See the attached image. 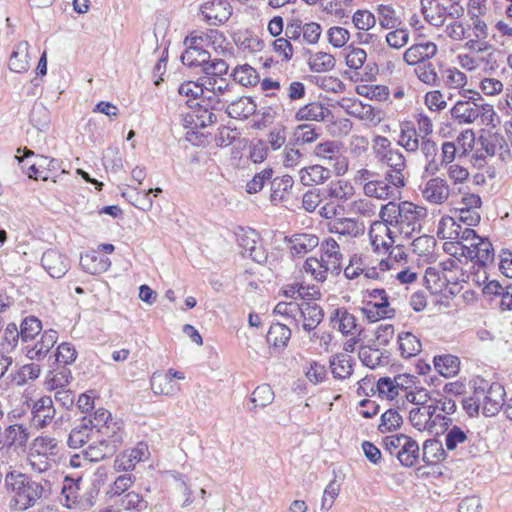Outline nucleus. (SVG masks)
<instances>
[{
    "instance_id": "f257e3e1",
    "label": "nucleus",
    "mask_w": 512,
    "mask_h": 512,
    "mask_svg": "<svg viewBox=\"0 0 512 512\" xmlns=\"http://www.w3.org/2000/svg\"><path fill=\"white\" fill-rule=\"evenodd\" d=\"M427 216V209L412 202L393 201L382 205L379 218L391 229L392 234L401 240H408L420 233L422 221Z\"/></svg>"
},
{
    "instance_id": "f03ea898",
    "label": "nucleus",
    "mask_w": 512,
    "mask_h": 512,
    "mask_svg": "<svg viewBox=\"0 0 512 512\" xmlns=\"http://www.w3.org/2000/svg\"><path fill=\"white\" fill-rule=\"evenodd\" d=\"M464 98L458 100L450 110L451 118L459 124H473L477 121L481 125L495 127L499 117L493 107L488 103H479L481 96L477 92L464 90L460 92Z\"/></svg>"
},
{
    "instance_id": "7ed1b4c3",
    "label": "nucleus",
    "mask_w": 512,
    "mask_h": 512,
    "mask_svg": "<svg viewBox=\"0 0 512 512\" xmlns=\"http://www.w3.org/2000/svg\"><path fill=\"white\" fill-rule=\"evenodd\" d=\"M5 483L8 490L13 493V507L17 511H25L36 505L37 501L47 498L49 489L23 473L9 472Z\"/></svg>"
},
{
    "instance_id": "20e7f679",
    "label": "nucleus",
    "mask_w": 512,
    "mask_h": 512,
    "mask_svg": "<svg viewBox=\"0 0 512 512\" xmlns=\"http://www.w3.org/2000/svg\"><path fill=\"white\" fill-rule=\"evenodd\" d=\"M372 149L377 161L386 166V178L397 188L406 185L404 170L406 159L402 152L392 146L391 141L381 135H376L372 140Z\"/></svg>"
},
{
    "instance_id": "39448f33",
    "label": "nucleus",
    "mask_w": 512,
    "mask_h": 512,
    "mask_svg": "<svg viewBox=\"0 0 512 512\" xmlns=\"http://www.w3.org/2000/svg\"><path fill=\"white\" fill-rule=\"evenodd\" d=\"M59 451L60 444L56 438L39 436L33 440L27 460L33 471L44 473L56 464Z\"/></svg>"
},
{
    "instance_id": "423d86ee",
    "label": "nucleus",
    "mask_w": 512,
    "mask_h": 512,
    "mask_svg": "<svg viewBox=\"0 0 512 512\" xmlns=\"http://www.w3.org/2000/svg\"><path fill=\"white\" fill-rule=\"evenodd\" d=\"M438 410V406L414 407L409 412V421L420 432L442 433L447 425H452V419Z\"/></svg>"
},
{
    "instance_id": "0eeeda50",
    "label": "nucleus",
    "mask_w": 512,
    "mask_h": 512,
    "mask_svg": "<svg viewBox=\"0 0 512 512\" xmlns=\"http://www.w3.org/2000/svg\"><path fill=\"white\" fill-rule=\"evenodd\" d=\"M204 98L213 110H222L233 98L235 86L225 78L203 77Z\"/></svg>"
},
{
    "instance_id": "6e6552de",
    "label": "nucleus",
    "mask_w": 512,
    "mask_h": 512,
    "mask_svg": "<svg viewBox=\"0 0 512 512\" xmlns=\"http://www.w3.org/2000/svg\"><path fill=\"white\" fill-rule=\"evenodd\" d=\"M476 387V400L481 404L482 413L485 416H494L504 405L505 391L501 384L488 385L484 380Z\"/></svg>"
},
{
    "instance_id": "1a4fd4ad",
    "label": "nucleus",
    "mask_w": 512,
    "mask_h": 512,
    "mask_svg": "<svg viewBox=\"0 0 512 512\" xmlns=\"http://www.w3.org/2000/svg\"><path fill=\"white\" fill-rule=\"evenodd\" d=\"M314 155L326 165L333 168L336 175H344L348 171V158L344 155L341 145L336 141H324L314 148Z\"/></svg>"
},
{
    "instance_id": "9d476101",
    "label": "nucleus",
    "mask_w": 512,
    "mask_h": 512,
    "mask_svg": "<svg viewBox=\"0 0 512 512\" xmlns=\"http://www.w3.org/2000/svg\"><path fill=\"white\" fill-rule=\"evenodd\" d=\"M467 16L471 22L474 37L486 39L489 35V6L487 0H468Z\"/></svg>"
},
{
    "instance_id": "9b49d317",
    "label": "nucleus",
    "mask_w": 512,
    "mask_h": 512,
    "mask_svg": "<svg viewBox=\"0 0 512 512\" xmlns=\"http://www.w3.org/2000/svg\"><path fill=\"white\" fill-rule=\"evenodd\" d=\"M422 198L432 205H443L451 195V187L448 181L440 176H431L419 187Z\"/></svg>"
},
{
    "instance_id": "f8f14e48",
    "label": "nucleus",
    "mask_w": 512,
    "mask_h": 512,
    "mask_svg": "<svg viewBox=\"0 0 512 512\" xmlns=\"http://www.w3.org/2000/svg\"><path fill=\"white\" fill-rule=\"evenodd\" d=\"M96 439L97 441L84 450V460L88 462H98L113 455L122 443V435H111L110 437H98Z\"/></svg>"
},
{
    "instance_id": "ddd939ff",
    "label": "nucleus",
    "mask_w": 512,
    "mask_h": 512,
    "mask_svg": "<svg viewBox=\"0 0 512 512\" xmlns=\"http://www.w3.org/2000/svg\"><path fill=\"white\" fill-rule=\"evenodd\" d=\"M368 293L371 301L363 309L368 319L377 321L380 318H392L394 316L395 310L390 306L384 289H372Z\"/></svg>"
},
{
    "instance_id": "4468645a",
    "label": "nucleus",
    "mask_w": 512,
    "mask_h": 512,
    "mask_svg": "<svg viewBox=\"0 0 512 512\" xmlns=\"http://www.w3.org/2000/svg\"><path fill=\"white\" fill-rule=\"evenodd\" d=\"M184 374L179 371L169 369L166 373H153L150 385L156 395L173 396L180 391V385L174 379L183 380Z\"/></svg>"
},
{
    "instance_id": "2eb2a0df",
    "label": "nucleus",
    "mask_w": 512,
    "mask_h": 512,
    "mask_svg": "<svg viewBox=\"0 0 512 512\" xmlns=\"http://www.w3.org/2000/svg\"><path fill=\"white\" fill-rule=\"evenodd\" d=\"M88 426L98 437H110L111 435H122L120 426L113 421L111 413L105 409L97 410L93 416L83 418Z\"/></svg>"
},
{
    "instance_id": "dca6fc26",
    "label": "nucleus",
    "mask_w": 512,
    "mask_h": 512,
    "mask_svg": "<svg viewBox=\"0 0 512 512\" xmlns=\"http://www.w3.org/2000/svg\"><path fill=\"white\" fill-rule=\"evenodd\" d=\"M203 20L210 25L225 23L232 15V7L227 0H209L199 9Z\"/></svg>"
},
{
    "instance_id": "f3484780",
    "label": "nucleus",
    "mask_w": 512,
    "mask_h": 512,
    "mask_svg": "<svg viewBox=\"0 0 512 512\" xmlns=\"http://www.w3.org/2000/svg\"><path fill=\"white\" fill-rule=\"evenodd\" d=\"M150 456L148 445L140 442L134 448L123 451L115 460L113 468L117 472L131 471L137 463L146 461Z\"/></svg>"
},
{
    "instance_id": "a211bd4d",
    "label": "nucleus",
    "mask_w": 512,
    "mask_h": 512,
    "mask_svg": "<svg viewBox=\"0 0 512 512\" xmlns=\"http://www.w3.org/2000/svg\"><path fill=\"white\" fill-rule=\"evenodd\" d=\"M31 423L36 428L48 426L56 415V409L50 396H43L33 401L31 406Z\"/></svg>"
},
{
    "instance_id": "6ab92c4d",
    "label": "nucleus",
    "mask_w": 512,
    "mask_h": 512,
    "mask_svg": "<svg viewBox=\"0 0 512 512\" xmlns=\"http://www.w3.org/2000/svg\"><path fill=\"white\" fill-rule=\"evenodd\" d=\"M369 237L376 251H388L395 243L402 241L397 235L392 234L391 229L381 219L371 224Z\"/></svg>"
},
{
    "instance_id": "aec40b11",
    "label": "nucleus",
    "mask_w": 512,
    "mask_h": 512,
    "mask_svg": "<svg viewBox=\"0 0 512 512\" xmlns=\"http://www.w3.org/2000/svg\"><path fill=\"white\" fill-rule=\"evenodd\" d=\"M58 333L49 329L40 334L39 339L25 346L26 356L31 360L43 359L57 342Z\"/></svg>"
},
{
    "instance_id": "412c9836",
    "label": "nucleus",
    "mask_w": 512,
    "mask_h": 512,
    "mask_svg": "<svg viewBox=\"0 0 512 512\" xmlns=\"http://www.w3.org/2000/svg\"><path fill=\"white\" fill-rule=\"evenodd\" d=\"M420 154L424 161L423 175L434 176L441 170V163L437 161L439 152L435 141L427 137H421L419 144Z\"/></svg>"
},
{
    "instance_id": "4be33fe9",
    "label": "nucleus",
    "mask_w": 512,
    "mask_h": 512,
    "mask_svg": "<svg viewBox=\"0 0 512 512\" xmlns=\"http://www.w3.org/2000/svg\"><path fill=\"white\" fill-rule=\"evenodd\" d=\"M41 263L43 268L53 278L63 277L70 268L68 258L54 249H50L44 252Z\"/></svg>"
},
{
    "instance_id": "5701e85b",
    "label": "nucleus",
    "mask_w": 512,
    "mask_h": 512,
    "mask_svg": "<svg viewBox=\"0 0 512 512\" xmlns=\"http://www.w3.org/2000/svg\"><path fill=\"white\" fill-rule=\"evenodd\" d=\"M464 248H466V252L463 256L470 258L481 266H486L494 260V249L487 239L479 238L475 243L464 244Z\"/></svg>"
},
{
    "instance_id": "b1692460",
    "label": "nucleus",
    "mask_w": 512,
    "mask_h": 512,
    "mask_svg": "<svg viewBox=\"0 0 512 512\" xmlns=\"http://www.w3.org/2000/svg\"><path fill=\"white\" fill-rule=\"evenodd\" d=\"M438 48L434 42H419L410 46L403 54V59L408 65H417L433 58Z\"/></svg>"
},
{
    "instance_id": "393cba45",
    "label": "nucleus",
    "mask_w": 512,
    "mask_h": 512,
    "mask_svg": "<svg viewBox=\"0 0 512 512\" xmlns=\"http://www.w3.org/2000/svg\"><path fill=\"white\" fill-rule=\"evenodd\" d=\"M225 112L234 119H247L256 112L257 105L249 96H239L233 98L226 104Z\"/></svg>"
},
{
    "instance_id": "a878e982",
    "label": "nucleus",
    "mask_w": 512,
    "mask_h": 512,
    "mask_svg": "<svg viewBox=\"0 0 512 512\" xmlns=\"http://www.w3.org/2000/svg\"><path fill=\"white\" fill-rule=\"evenodd\" d=\"M320 260L325 263L331 272L339 271L343 261V254L337 241L331 237L320 243Z\"/></svg>"
},
{
    "instance_id": "bb28decb",
    "label": "nucleus",
    "mask_w": 512,
    "mask_h": 512,
    "mask_svg": "<svg viewBox=\"0 0 512 512\" xmlns=\"http://www.w3.org/2000/svg\"><path fill=\"white\" fill-rule=\"evenodd\" d=\"M324 317L323 309L314 302H302L300 304L299 320L302 321L304 331L311 333L322 322Z\"/></svg>"
},
{
    "instance_id": "cd10ccee",
    "label": "nucleus",
    "mask_w": 512,
    "mask_h": 512,
    "mask_svg": "<svg viewBox=\"0 0 512 512\" xmlns=\"http://www.w3.org/2000/svg\"><path fill=\"white\" fill-rule=\"evenodd\" d=\"M426 286L432 293L441 292L447 283L456 284L459 282L460 277L457 275H449L445 272L442 273L438 266L428 267L425 271Z\"/></svg>"
},
{
    "instance_id": "c85d7f7f",
    "label": "nucleus",
    "mask_w": 512,
    "mask_h": 512,
    "mask_svg": "<svg viewBox=\"0 0 512 512\" xmlns=\"http://www.w3.org/2000/svg\"><path fill=\"white\" fill-rule=\"evenodd\" d=\"M341 106L350 116L356 117L360 120L367 121L373 125H376L380 121L374 108L369 104H363L358 100L347 99L343 100Z\"/></svg>"
},
{
    "instance_id": "c756f323",
    "label": "nucleus",
    "mask_w": 512,
    "mask_h": 512,
    "mask_svg": "<svg viewBox=\"0 0 512 512\" xmlns=\"http://www.w3.org/2000/svg\"><path fill=\"white\" fill-rule=\"evenodd\" d=\"M331 110L320 102H310L300 107L295 113L297 121H325L331 116Z\"/></svg>"
},
{
    "instance_id": "7c9ffc66",
    "label": "nucleus",
    "mask_w": 512,
    "mask_h": 512,
    "mask_svg": "<svg viewBox=\"0 0 512 512\" xmlns=\"http://www.w3.org/2000/svg\"><path fill=\"white\" fill-rule=\"evenodd\" d=\"M291 254L303 257L319 245V238L315 234H294L289 238Z\"/></svg>"
},
{
    "instance_id": "2f4dec72",
    "label": "nucleus",
    "mask_w": 512,
    "mask_h": 512,
    "mask_svg": "<svg viewBox=\"0 0 512 512\" xmlns=\"http://www.w3.org/2000/svg\"><path fill=\"white\" fill-rule=\"evenodd\" d=\"M395 187L387 178L386 175L383 179L375 178L373 181L368 182V185L363 188V193L368 198H375L378 200H387L394 197Z\"/></svg>"
},
{
    "instance_id": "473e14b6",
    "label": "nucleus",
    "mask_w": 512,
    "mask_h": 512,
    "mask_svg": "<svg viewBox=\"0 0 512 512\" xmlns=\"http://www.w3.org/2000/svg\"><path fill=\"white\" fill-rule=\"evenodd\" d=\"M421 10L429 24L435 27H442L445 24L448 12L436 0H421Z\"/></svg>"
},
{
    "instance_id": "72a5a7b5",
    "label": "nucleus",
    "mask_w": 512,
    "mask_h": 512,
    "mask_svg": "<svg viewBox=\"0 0 512 512\" xmlns=\"http://www.w3.org/2000/svg\"><path fill=\"white\" fill-rule=\"evenodd\" d=\"M80 266L85 272L97 275L106 272L111 266V261L108 257H100L96 251L92 250L81 255Z\"/></svg>"
},
{
    "instance_id": "f704fd0d",
    "label": "nucleus",
    "mask_w": 512,
    "mask_h": 512,
    "mask_svg": "<svg viewBox=\"0 0 512 512\" xmlns=\"http://www.w3.org/2000/svg\"><path fill=\"white\" fill-rule=\"evenodd\" d=\"M30 67L29 44L21 41L15 45L9 59V68L16 73H22Z\"/></svg>"
},
{
    "instance_id": "c9c22d12",
    "label": "nucleus",
    "mask_w": 512,
    "mask_h": 512,
    "mask_svg": "<svg viewBox=\"0 0 512 512\" xmlns=\"http://www.w3.org/2000/svg\"><path fill=\"white\" fill-rule=\"evenodd\" d=\"M328 230L331 233L342 236L357 237L364 232V227L358 221L352 218H336L328 224Z\"/></svg>"
},
{
    "instance_id": "e433bc0d",
    "label": "nucleus",
    "mask_w": 512,
    "mask_h": 512,
    "mask_svg": "<svg viewBox=\"0 0 512 512\" xmlns=\"http://www.w3.org/2000/svg\"><path fill=\"white\" fill-rule=\"evenodd\" d=\"M331 177V171L322 165H312L299 170L300 182L305 186L324 183Z\"/></svg>"
},
{
    "instance_id": "4c0bfd02",
    "label": "nucleus",
    "mask_w": 512,
    "mask_h": 512,
    "mask_svg": "<svg viewBox=\"0 0 512 512\" xmlns=\"http://www.w3.org/2000/svg\"><path fill=\"white\" fill-rule=\"evenodd\" d=\"M94 438H97V435L93 432L92 427L88 426L82 419L81 422L71 430L67 444L70 448L77 449Z\"/></svg>"
},
{
    "instance_id": "58836bf2",
    "label": "nucleus",
    "mask_w": 512,
    "mask_h": 512,
    "mask_svg": "<svg viewBox=\"0 0 512 512\" xmlns=\"http://www.w3.org/2000/svg\"><path fill=\"white\" fill-rule=\"evenodd\" d=\"M433 362L439 374L446 378L455 376L460 369L459 358L451 354L435 356Z\"/></svg>"
},
{
    "instance_id": "ea45409f",
    "label": "nucleus",
    "mask_w": 512,
    "mask_h": 512,
    "mask_svg": "<svg viewBox=\"0 0 512 512\" xmlns=\"http://www.w3.org/2000/svg\"><path fill=\"white\" fill-rule=\"evenodd\" d=\"M336 60L332 54L323 51L309 52L308 65L312 72H328L335 67Z\"/></svg>"
},
{
    "instance_id": "a19ab883",
    "label": "nucleus",
    "mask_w": 512,
    "mask_h": 512,
    "mask_svg": "<svg viewBox=\"0 0 512 512\" xmlns=\"http://www.w3.org/2000/svg\"><path fill=\"white\" fill-rule=\"evenodd\" d=\"M326 193L330 200L340 204L353 196V187L347 181H331L326 187Z\"/></svg>"
},
{
    "instance_id": "79ce46f5",
    "label": "nucleus",
    "mask_w": 512,
    "mask_h": 512,
    "mask_svg": "<svg viewBox=\"0 0 512 512\" xmlns=\"http://www.w3.org/2000/svg\"><path fill=\"white\" fill-rule=\"evenodd\" d=\"M419 445L411 437L407 436L405 442L400 447L397 458L403 466H414L419 458Z\"/></svg>"
},
{
    "instance_id": "37998d69",
    "label": "nucleus",
    "mask_w": 512,
    "mask_h": 512,
    "mask_svg": "<svg viewBox=\"0 0 512 512\" xmlns=\"http://www.w3.org/2000/svg\"><path fill=\"white\" fill-rule=\"evenodd\" d=\"M399 350L405 358L418 355L422 350L420 340L410 332H402L398 335Z\"/></svg>"
},
{
    "instance_id": "c03bdc74",
    "label": "nucleus",
    "mask_w": 512,
    "mask_h": 512,
    "mask_svg": "<svg viewBox=\"0 0 512 512\" xmlns=\"http://www.w3.org/2000/svg\"><path fill=\"white\" fill-rule=\"evenodd\" d=\"M396 246L390 248L389 255L386 259H382L378 263V270L380 272H386L388 270H398L400 263L406 259L407 255L402 249V241L395 243Z\"/></svg>"
},
{
    "instance_id": "a18cd8bd",
    "label": "nucleus",
    "mask_w": 512,
    "mask_h": 512,
    "mask_svg": "<svg viewBox=\"0 0 512 512\" xmlns=\"http://www.w3.org/2000/svg\"><path fill=\"white\" fill-rule=\"evenodd\" d=\"M446 458V450L441 441L429 439L423 445V460L428 464L438 463Z\"/></svg>"
},
{
    "instance_id": "49530a36",
    "label": "nucleus",
    "mask_w": 512,
    "mask_h": 512,
    "mask_svg": "<svg viewBox=\"0 0 512 512\" xmlns=\"http://www.w3.org/2000/svg\"><path fill=\"white\" fill-rule=\"evenodd\" d=\"M291 337V330L286 324L275 323L271 325L268 334L267 341L277 348H284Z\"/></svg>"
},
{
    "instance_id": "de8ad7c7",
    "label": "nucleus",
    "mask_w": 512,
    "mask_h": 512,
    "mask_svg": "<svg viewBox=\"0 0 512 512\" xmlns=\"http://www.w3.org/2000/svg\"><path fill=\"white\" fill-rule=\"evenodd\" d=\"M331 322L337 325L343 334H350L356 328V318L346 309H336L331 316Z\"/></svg>"
},
{
    "instance_id": "09e8293b",
    "label": "nucleus",
    "mask_w": 512,
    "mask_h": 512,
    "mask_svg": "<svg viewBox=\"0 0 512 512\" xmlns=\"http://www.w3.org/2000/svg\"><path fill=\"white\" fill-rule=\"evenodd\" d=\"M330 367L335 378L346 379L352 374V360L347 354L335 355L330 360Z\"/></svg>"
},
{
    "instance_id": "8fccbe9b",
    "label": "nucleus",
    "mask_w": 512,
    "mask_h": 512,
    "mask_svg": "<svg viewBox=\"0 0 512 512\" xmlns=\"http://www.w3.org/2000/svg\"><path fill=\"white\" fill-rule=\"evenodd\" d=\"M232 77L235 82L242 86H254L259 81L257 71L248 64L237 66L233 72Z\"/></svg>"
},
{
    "instance_id": "3c124183",
    "label": "nucleus",
    "mask_w": 512,
    "mask_h": 512,
    "mask_svg": "<svg viewBox=\"0 0 512 512\" xmlns=\"http://www.w3.org/2000/svg\"><path fill=\"white\" fill-rule=\"evenodd\" d=\"M303 269L317 282H324L327 279L328 272H331V269L325 263L315 257L307 258L303 264Z\"/></svg>"
},
{
    "instance_id": "603ef678",
    "label": "nucleus",
    "mask_w": 512,
    "mask_h": 512,
    "mask_svg": "<svg viewBox=\"0 0 512 512\" xmlns=\"http://www.w3.org/2000/svg\"><path fill=\"white\" fill-rule=\"evenodd\" d=\"M209 53L201 47L192 46L187 47L185 52L181 55V61L184 65L189 67L193 66H205V63L209 59Z\"/></svg>"
},
{
    "instance_id": "864d4df0",
    "label": "nucleus",
    "mask_w": 512,
    "mask_h": 512,
    "mask_svg": "<svg viewBox=\"0 0 512 512\" xmlns=\"http://www.w3.org/2000/svg\"><path fill=\"white\" fill-rule=\"evenodd\" d=\"M274 313L282 316L285 320L290 321L296 328H299L300 320V304L297 302H279L275 308Z\"/></svg>"
},
{
    "instance_id": "5fc2aeb1",
    "label": "nucleus",
    "mask_w": 512,
    "mask_h": 512,
    "mask_svg": "<svg viewBox=\"0 0 512 512\" xmlns=\"http://www.w3.org/2000/svg\"><path fill=\"white\" fill-rule=\"evenodd\" d=\"M274 313L282 316L285 320L290 321L296 328H299L300 320V304L297 302H279L275 308Z\"/></svg>"
},
{
    "instance_id": "6e6d98bb",
    "label": "nucleus",
    "mask_w": 512,
    "mask_h": 512,
    "mask_svg": "<svg viewBox=\"0 0 512 512\" xmlns=\"http://www.w3.org/2000/svg\"><path fill=\"white\" fill-rule=\"evenodd\" d=\"M42 330L41 321L33 316L26 317L20 326L19 335L22 342L28 343L33 341Z\"/></svg>"
},
{
    "instance_id": "4d7b16f0",
    "label": "nucleus",
    "mask_w": 512,
    "mask_h": 512,
    "mask_svg": "<svg viewBox=\"0 0 512 512\" xmlns=\"http://www.w3.org/2000/svg\"><path fill=\"white\" fill-rule=\"evenodd\" d=\"M19 338V330L16 324L9 323L4 329L0 341V352L2 353V355H6L12 352L18 344Z\"/></svg>"
},
{
    "instance_id": "13d9d810",
    "label": "nucleus",
    "mask_w": 512,
    "mask_h": 512,
    "mask_svg": "<svg viewBox=\"0 0 512 512\" xmlns=\"http://www.w3.org/2000/svg\"><path fill=\"white\" fill-rule=\"evenodd\" d=\"M449 426L447 425V428L444 429L446 431L445 447L447 451H453L468 440L469 430H464L456 425L451 428Z\"/></svg>"
},
{
    "instance_id": "bf43d9fd",
    "label": "nucleus",
    "mask_w": 512,
    "mask_h": 512,
    "mask_svg": "<svg viewBox=\"0 0 512 512\" xmlns=\"http://www.w3.org/2000/svg\"><path fill=\"white\" fill-rule=\"evenodd\" d=\"M480 141L483 150L489 156L501 155L502 151L507 147L504 138L498 133H489L486 136H482Z\"/></svg>"
},
{
    "instance_id": "052dcab7",
    "label": "nucleus",
    "mask_w": 512,
    "mask_h": 512,
    "mask_svg": "<svg viewBox=\"0 0 512 512\" xmlns=\"http://www.w3.org/2000/svg\"><path fill=\"white\" fill-rule=\"evenodd\" d=\"M421 137L417 130L413 127H405L401 129L398 144L407 152L415 153L419 149Z\"/></svg>"
},
{
    "instance_id": "680f3d73",
    "label": "nucleus",
    "mask_w": 512,
    "mask_h": 512,
    "mask_svg": "<svg viewBox=\"0 0 512 512\" xmlns=\"http://www.w3.org/2000/svg\"><path fill=\"white\" fill-rule=\"evenodd\" d=\"M134 481L135 477L131 474L120 475L109 485L106 494L110 499H119L132 486Z\"/></svg>"
},
{
    "instance_id": "e2e57ef3",
    "label": "nucleus",
    "mask_w": 512,
    "mask_h": 512,
    "mask_svg": "<svg viewBox=\"0 0 512 512\" xmlns=\"http://www.w3.org/2000/svg\"><path fill=\"white\" fill-rule=\"evenodd\" d=\"M115 504H118L125 510H134L137 512L144 511L147 508V502L139 493L134 491L125 493L115 501Z\"/></svg>"
},
{
    "instance_id": "0e129e2a",
    "label": "nucleus",
    "mask_w": 512,
    "mask_h": 512,
    "mask_svg": "<svg viewBox=\"0 0 512 512\" xmlns=\"http://www.w3.org/2000/svg\"><path fill=\"white\" fill-rule=\"evenodd\" d=\"M293 184V178L289 175L274 179L270 195L271 202L274 204L280 203L284 199L285 193L293 187Z\"/></svg>"
},
{
    "instance_id": "69168bd1",
    "label": "nucleus",
    "mask_w": 512,
    "mask_h": 512,
    "mask_svg": "<svg viewBox=\"0 0 512 512\" xmlns=\"http://www.w3.org/2000/svg\"><path fill=\"white\" fill-rule=\"evenodd\" d=\"M460 223H458L454 218L446 216L442 217L439 221L437 228V235L441 239H448L451 241H455L459 235V227Z\"/></svg>"
},
{
    "instance_id": "338daca9",
    "label": "nucleus",
    "mask_w": 512,
    "mask_h": 512,
    "mask_svg": "<svg viewBox=\"0 0 512 512\" xmlns=\"http://www.w3.org/2000/svg\"><path fill=\"white\" fill-rule=\"evenodd\" d=\"M257 237L258 235L255 230H249L238 235V244L244 250V253H246L253 260L260 262V259L256 254Z\"/></svg>"
},
{
    "instance_id": "774afa93",
    "label": "nucleus",
    "mask_w": 512,
    "mask_h": 512,
    "mask_svg": "<svg viewBox=\"0 0 512 512\" xmlns=\"http://www.w3.org/2000/svg\"><path fill=\"white\" fill-rule=\"evenodd\" d=\"M403 423L402 416L397 410L388 409L381 415V422L378 429L382 433L391 432L398 429Z\"/></svg>"
}]
</instances>
